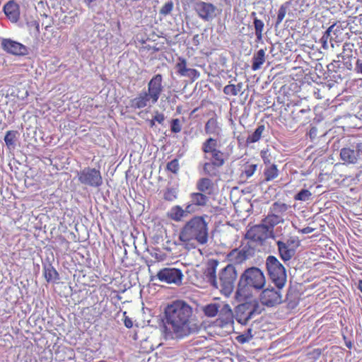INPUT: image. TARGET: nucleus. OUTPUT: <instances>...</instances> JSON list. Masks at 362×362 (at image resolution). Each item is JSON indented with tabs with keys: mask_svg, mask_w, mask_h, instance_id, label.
Wrapping results in <instances>:
<instances>
[{
	"mask_svg": "<svg viewBox=\"0 0 362 362\" xmlns=\"http://www.w3.org/2000/svg\"><path fill=\"white\" fill-rule=\"evenodd\" d=\"M156 121H154V119L153 118L149 121L150 126L152 127L155 125Z\"/></svg>",
	"mask_w": 362,
	"mask_h": 362,
	"instance_id": "nucleus-58",
	"label": "nucleus"
},
{
	"mask_svg": "<svg viewBox=\"0 0 362 362\" xmlns=\"http://www.w3.org/2000/svg\"><path fill=\"white\" fill-rule=\"evenodd\" d=\"M218 315V320L221 322L222 325L233 323L235 315H233L230 306L228 303H221Z\"/></svg>",
	"mask_w": 362,
	"mask_h": 362,
	"instance_id": "nucleus-18",
	"label": "nucleus"
},
{
	"mask_svg": "<svg viewBox=\"0 0 362 362\" xmlns=\"http://www.w3.org/2000/svg\"><path fill=\"white\" fill-rule=\"evenodd\" d=\"M175 69L179 75L188 77L193 81L197 79L200 76L199 72L197 69L187 67V61L182 57L178 58V62L175 64Z\"/></svg>",
	"mask_w": 362,
	"mask_h": 362,
	"instance_id": "nucleus-16",
	"label": "nucleus"
},
{
	"mask_svg": "<svg viewBox=\"0 0 362 362\" xmlns=\"http://www.w3.org/2000/svg\"><path fill=\"white\" fill-rule=\"evenodd\" d=\"M194 10L202 20L211 21L216 16L218 9L211 3L199 1L195 3Z\"/></svg>",
	"mask_w": 362,
	"mask_h": 362,
	"instance_id": "nucleus-11",
	"label": "nucleus"
},
{
	"mask_svg": "<svg viewBox=\"0 0 362 362\" xmlns=\"http://www.w3.org/2000/svg\"><path fill=\"white\" fill-rule=\"evenodd\" d=\"M264 125H259L257 128L255 130V132L247 136L246 140L247 143L251 144L257 142L261 139L262 133L264 132Z\"/></svg>",
	"mask_w": 362,
	"mask_h": 362,
	"instance_id": "nucleus-33",
	"label": "nucleus"
},
{
	"mask_svg": "<svg viewBox=\"0 0 362 362\" xmlns=\"http://www.w3.org/2000/svg\"><path fill=\"white\" fill-rule=\"evenodd\" d=\"M44 276L47 281L59 280V274L49 262H43Z\"/></svg>",
	"mask_w": 362,
	"mask_h": 362,
	"instance_id": "nucleus-21",
	"label": "nucleus"
},
{
	"mask_svg": "<svg viewBox=\"0 0 362 362\" xmlns=\"http://www.w3.org/2000/svg\"><path fill=\"white\" fill-rule=\"evenodd\" d=\"M174 7L173 2L172 1H169L162 6V8L160 9V14L163 15L164 16L170 14L171 11H173Z\"/></svg>",
	"mask_w": 362,
	"mask_h": 362,
	"instance_id": "nucleus-42",
	"label": "nucleus"
},
{
	"mask_svg": "<svg viewBox=\"0 0 362 362\" xmlns=\"http://www.w3.org/2000/svg\"><path fill=\"white\" fill-rule=\"evenodd\" d=\"M217 140L213 138L206 139L202 144V149L205 153L204 158L209 159V154L214 152V150H218Z\"/></svg>",
	"mask_w": 362,
	"mask_h": 362,
	"instance_id": "nucleus-23",
	"label": "nucleus"
},
{
	"mask_svg": "<svg viewBox=\"0 0 362 362\" xmlns=\"http://www.w3.org/2000/svg\"><path fill=\"white\" fill-rule=\"evenodd\" d=\"M331 43L332 47H334L332 43V37H329V35H327L326 34H323L322 37L320 39V42L322 43V47L325 49H328V42Z\"/></svg>",
	"mask_w": 362,
	"mask_h": 362,
	"instance_id": "nucleus-44",
	"label": "nucleus"
},
{
	"mask_svg": "<svg viewBox=\"0 0 362 362\" xmlns=\"http://www.w3.org/2000/svg\"><path fill=\"white\" fill-rule=\"evenodd\" d=\"M284 218L282 216H279L276 214H269L263 220L262 223L265 226L267 229L271 230L276 225L283 223Z\"/></svg>",
	"mask_w": 362,
	"mask_h": 362,
	"instance_id": "nucleus-22",
	"label": "nucleus"
},
{
	"mask_svg": "<svg viewBox=\"0 0 362 362\" xmlns=\"http://www.w3.org/2000/svg\"><path fill=\"white\" fill-rule=\"evenodd\" d=\"M192 204H187L185 209L180 206L176 205L170 209L167 213L168 217L175 221H181L191 212Z\"/></svg>",
	"mask_w": 362,
	"mask_h": 362,
	"instance_id": "nucleus-17",
	"label": "nucleus"
},
{
	"mask_svg": "<svg viewBox=\"0 0 362 362\" xmlns=\"http://www.w3.org/2000/svg\"><path fill=\"white\" fill-rule=\"evenodd\" d=\"M191 203L189 204L197 206H204L207 203L208 197L202 193H192L190 195Z\"/></svg>",
	"mask_w": 362,
	"mask_h": 362,
	"instance_id": "nucleus-30",
	"label": "nucleus"
},
{
	"mask_svg": "<svg viewBox=\"0 0 362 362\" xmlns=\"http://www.w3.org/2000/svg\"><path fill=\"white\" fill-rule=\"evenodd\" d=\"M312 196V193L306 189L299 191L294 197L295 200L306 202L308 201Z\"/></svg>",
	"mask_w": 362,
	"mask_h": 362,
	"instance_id": "nucleus-37",
	"label": "nucleus"
},
{
	"mask_svg": "<svg viewBox=\"0 0 362 362\" xmlns=\"http://www.w3.org/2000/svg\"><path fill=\"white\" fill-rule=\"evenodd\" d=\"M264 272L258 267L246 269L240 276L235 291V299L242 301L250 298L253 292H259L266 285Z\"/></svg>",
	"mask_w": 362,
	"mask_h": 362,
	"instance_id": "nucleus-2",
	"label": "nucleus"
},
{
	"mask_svg": "<svg viewBox=\"0 0 362 362\" xmlns=\"http://www.w3.org/2000/svg\"><path fill=\"white\" fill-rule=\"evenodd\" d=\"M261 158L266 165H272L273 157L268 148L263 149L260 152Z\"/></svg>",
	"mask_w": 362,
	"mask_h": 362,
	"instance_id": "nucleus-40",
	"label": "nucleus"
},
{
	"mask_svg": "<svg viewBox=\"0 0 362 362\" xmlns=\"http://www.w3.org/2000/svg\"><path fill=\"white\" fill-rule=\"evenodd\" d=\"M192 308L177 300L165 308L164 337L167 340L184 339L199 333L201 324L192 317Z\"/></svg>",
	"mask_w": 362,
	"mask_h": 362,
	"instance_id": "nucleus-1",
	"label": "nucleus"
},
{
	"mask_svg": "<svg viewBox=\"0 0 362 362\" xmlns=\"http://www.w3.org/2000/svg\"><path fill=\"white\" fill-rule=\"evenodd\" d=\"M279 256L284 262L290 261L296 255L300 241L297 237L284 238L276 242Z\"/></svg>",
	"mask_w": 362,
	"mask_h": 362,
	"instance_id": "nucleus-7",
	"label": "nucleus"
},
{
	"mask_svg": "<svg viewBox=\"0 0 362 362\" xmlns=\"http://www.w3.org/2000/svg\"><path fill=\"white\" fill-rule=\"evenodd\" d=\"M163 76L161 74H158L153 76V78L148 83L147 93L157 103L163 90V86L162 84Z\"/></svg>",
	"mask_w": 362,
	"mask_h": 362,
	"instance_id": "nucleus-12",
	"label": "nucleus"
},
{
	"mask_svg": "<svg viewBox=\"0 0 362 362\" xmlns=\"http://www.w3.org/2000/svg\"><path fill=\"white\" fill-rule=\"evenodd\" d=\"M333 75L332 76H329L330 77L333 78L334 81L335 82H338V80H341L342 79V77H341V72L339 73H337V74H334V73H332Z\"/></svg>",
	"mask_w": 362,
	"mask_h": 362,
	"instance_id": "nucleus-55",
	"label": "nucleus"
},
{
	"mask_svg": "<svg viewBox=\"0 0 362 362\" xmlns=\"http://www.w3.org/2000/svg\"><path fill=\"white\" fill-rule=\"evenodd\" d=\"M182 129L180 122L178 119H173L171 122V131L173 133H179Z\"/></svg>",
	"mask_w": 362,
	"mask_h": 362,
	"instance_id": "nucleus-47",
	"label": "nucleus"
},
{
	"mask_svg": "<svg viewBox=\"0 0 362 362\" xmlns=\"http://www.w3.org/2000/svg\"><path fill=\"white\" fill-rule=\"evenodd\" d=\"M33 24L35 25L37 30L39 31V23L36 21H34Z\"/></svg>",
	"mask_w": 362,
	"mask_h": 362,
	"instance_id": "nucleus-59",
	"label": "nucleus"
},
{
	"mask_svg": "<svg viewBox=\"0 0 362 362\" xmlns=\"http://www.w3.org/2000/svg\"><path fill=\"white\" fill-rule=\"evenodd\" d=\"M179 240L186 244L195 241L199 245H206L209 240L208 223L203 216H194L180 229Z\"/></svg>",
	"mask_w": 362,
	"mask_h": 362,
	"instance_id": "nucleus-3",
	"label": "nucleus"
},
{
	"mask_svg": "<svg viewBox=\"0 0 362 362\" xmlns=\"http://www.w3.org/2000/svg\"><path fill=\"white\" fill-rule=\"evenodd\" d=\"M221 303H209L203 308V312L206 316L214 317L218 315Z\"/></svg>",
	"mask_w": 362,
	"mask_h": 362,
	"instance_id": "nucleus-31",
	"label": "nucleus"
},
{
	"mask_svg": "<svg viewBox=\"0 0 362 362\" xmlns=\"http://www.w3.org/2000/svg\"><path fill=\"white\" fill-rule=\"evenodd\" d=\"M216 163L210 160L203 165L204 173L210 177H218L220 175L221 165H214Z\"/></svg>",
	"mask_w": 362,
	"mask_h": 362,
	"instance_id": "nucleus-24",
	"label": "nucleus"
},
{
	"mask_svg": "<svg viewBox=\"0 0 362 362\" xmlns=\"http://www.w3.org/2000/svg\"><path fill=\"white\" fill-rule=\"evenodd\" d=\"M197 37H198V35H195V36L194 37V39H193V40H195V39H196V38H197Z\"/></svg>",
	"mask_w": 362,
	"mask_h": 362,
	"instance_id": "nucleus-63",
	"label": "nucleus"
},
{
	"mask_svg": "<svg viewBox=\"0 0 362 362\" xmlns=\"http://www.w3.org/2000/svg\"><path fill=\"white\" fill-rule=\"evenodd\" d=\"M197 187L200 192L211 194L213 191L214 184L210 179L204 177L197 182Z\"/></svg>",
	"mask_w": 362,
	"mask_h": 362,
	"instance_id": "nucleus-26",
	"label": "nucleus"
},
{
	"mask_svg": "<svg viewBox=\"0 0 362 362\" xmlns=\"http://www.w3.org/2000/svg\"><path fill=\"white\" fill-rule=\"evenodd\" d=\"M266 267L272 281L276 287L283 288L287 280L285 267L279 259L273 255L267 257L266 259Z\"/></svg>",
	"mask_w": 362,
	"mask_h": 362,
	"instance_id": "nucleus-5",
	"label": "nucleus"
},
{
	"mask_svg": "<svg viewBox=\"0 0 362 362\" xmlns=\"http://www.w3.org/2000/svg\"><path fill=\"white\" fill-rule=\"evenodd\" d=\"M343 67L346 68L349 71L352 70L353 65H352V63H351L350 59L344 61V66Z\"/></svg>",
	"mask_w": 362,
	"mask_h": 362,
	"instance_id": "nucleus-52",
	"label": "nucleus"
},
{
	"mask_svg": "<svg viewBox=\"0 0 362 362\" xmlns=\"http://www.w3.org/2000/svg\"><path fill=\"white\" fill-rule=\"evenodd\" d=\"M78 182L86 186L99 187L103 184V178L99 170L89 167L84 168L77 173Z\"/></svg>",
	"mask_w": 362,
	"mask_h": 362,
	"instance_id": "nucleus-8",
	"label": "nucleus"
},
{
	"mask_svg": "<svg viewBox=\"0 0 362 362\" xmlns=\"http://www.w3.org/2000/svg\"><path fill=\"white\" fill-rule=\"evenodd\" d=\"M314 231V228H311V227H305V228H303V229L300 230L299 232L303 233V234H308V233H310Z\"/></svg>",
	"mask_w": 362,
	"mask_h": 362,
	"instance_id": "nucleus-53",
	"label": "nucleus"
},
{
	"mask_svg": "<svg viewBox=\"0 0 362 362\" xmlns=\"http://www.w3.org/2000/svg\"><path fill=\"white\" fill-rule=\"evenodd\" d=\"M288 206L281 202H274L270 209L271 212L276 214L279 216H282L288 210Z\"/></svg>",
	"mask_w": 362,
	"mask_h": 362,
	"instance_id": "nucleus-35",
	"label": "nucleus"
},
{
	"mask_svg": "<svg viewBox=\"0 0 362 362\" xmlns=\"http://www.w3.org/2000/svg\"><path fill=\"white\" fill-rule=\"evenodd\" d=\"M265 62V51L263 49L258 50L252 57V69L257 71Z\"/></svg>",
	"mask_w": 362,
	"mask_h": 362,
	"instance_id": "nucleus-25",
	"label": "nucleus"
},
{
	"mask_svg": "<svg viewBox=\"0 0 362 362\" xmlns=\"http://www.w3.org/2000/svg\"><path fill=\"white\" fill-rule=\"evenodd\" d=\"M288 8V3H286L281 6V7L279 9L278 14H277V18L276 22V25H279L282 21L284 20Z\"/></svg>",
	"mask_w": 362,
	"mask_h": 362,
	"instance_id": "nucleus-39",
	"label": "nucleus"
},
{
	"mask_svg": "<svg viewBox=\"0 0 362 362\" xmlns=\"http://www.w3.org/2000/svg\"><path fill=\"white\" fill-rule=\"evenodd\" d=\"M18 132L17 131H8L4 136V141L8 148H14L16 145Z\"/></svg>",
	"mask_w": 362,
	"mask_h": 362,
	"instance_id": "nucleus-32",
	"label": "nucleus"
},
{
	"mask_svg": "<svg viewBox=\"0 0 362 362\" xmlns=\"http://www.w3.org/2000/svg\"><path fill=\"white\" fill-rule=\"evenodd\" d=\"M1 46L6 52L14 55H25L28 48L23 44L11 39H3Z\"/></svg>",
	"mask_w": 362,
	"mask_h": 362,
	"instance_id": "nucleus-14",
	"label": "nucleus"
},
{
	"mask_svg": "<svg viewBox=\"0 0 362 362\" xmlns=\"http://www.w3.org/2000/svg\"><path fill=\"white\" fill-rule=\"evenodd\" d=\"M254 27L255 30V35L257 41H261L262 40V32L264 27V23L262 21L258 19L257 18H254Z\"/></svg>",
	"mask_w": 362,
	"mask_h": 362,
	"instance_id": "nucleus-36",
	"label": "nucleus"
},
{
	"mask_svg": "<svg viewBox=\"0 0 362 362\" xmlns=\"http://www.w3.org/2000/svg\"><path fill=\"white\" fill-rule=\"evenodd\" d=\"M4 11L12 22H17L20 17L19 6L14 1H9L4 6Z\"/></svg>",
	"mask_w": 362,
	"mask_h": 362,
	"instance_id": "nucleus-19",
	"label": "nucleus"
},
{
	"mask_svg": "<svg viewBox=\"0 0 362 362\" xmlns=\"http://www.w3.org/2000/svg\"><path fill=\"white\" fill-rule=\"evenodd\" d=\"M96 0H85V3L88 7H91L92 3L95 2Z\"/></svg>",
	"mask_w": 362,
	"mask_h": 362,
	"instance_id": "nucleus-57",
	"label": "nucleus"
},
{
	"mask_svg": "<svg viewBox=\"0 0 362 362\" xmlns=\"http://www.w3.org/2000/svg\"><path fill=\"white\" fill-rule=\"evenodd\" d=\"M209 155H210L211 157H209L208 160L215 163L216 164L214 165L223 166L224 165L226 161L225 156L224 153L220 150H214V152L209 153Z\"/></svg>",
	"mask_w": 362,
	"mask_h": 362,
	"instance_id": "nucleus-29",
	"label": "nucleus"
},
{
	"mask_svg": "<svg viewBox=\"0 0 362 362\" xmlns=\"http://www.w3.org/2000/svg\"><path fill=\"white\" fill-rule=\"evenodd\" d=\"M153 119L156 122L162 124L165 120V116L163 113L156 111L155 112V115L153 116Z\"/></svg>",
	"mask_w": 362,
	"mask_h": 362,
	"instance_id": "nucleus-49",
	"label": "nucleus"
},
{
	"mask_svg": "<svg viewBox=\"0 0 362 362\" xmlns=\"http://www.w3.org/2000/svg\"><path fill=\"white\" fill-rule=\"evenodd\" d=\"M354 44L351 42H345L343 45V52L339 54L337 57L341 58L343 61L350 59L352 57V52L354 48Z\"/></svg>",
	"mask_w": 362,
	"mask_h": 362,
	"instance_id": "nucleus-34",
	"label": "nucleus"
},
{
	"mask_svg": "<svg viewBox=\"0 0 362 362\" xmlns=\"http://www.w3.org/2000/svg\"><path fill=\"white\" fill-rule=\"evenodd\" d=\"M257 165L256 164H251L245 168V173L247 177L252 176L256 171Z\"/></svg>",
	"mask_w": 362,
	"mask_h": 362,
	"instance_id": "nucleus-48",
	"label": "nucleus"
},
{
	"mask_svg": "<svg viewBox=\"0 0 362 362\" xmlns=\"http://www.w3.org/2000/svg\"><path fill=\"white\" fill-rule=\"evenodd\" d=\"M228 258L233 264H239L249 258V254L245 248L240 250L235 249L228 254Z\"/></svg>",
	"mask_w": 362,
	"mask_h": 362,
	"instance_id": "nucleus-20",
	"label": "nucleus"
},
{
	"mask_svg": "<svg viewBox=\"0 0 362 362\" xmlns=\"http://www.w3.org/2000/svg\"><path fill=\"white\" fill-rule=\"evenodd\" d=\"M221 128L218 125V122L215 119H209L205 125V132L208 134H214L218 136L221 133Z\"/></svg>",
	"mask_w": 362,
	"mask_h": 362,
	"instance_id": "nucleus-28",
	"label": "nucleus"
},
{
	"mask_svg": "<svg viewBox=\"0 0 362 362\" xmlns=\"http://www.w3.org/2000/svg\"><path fill=\"white\" fill-rule=\"evenodd\" d=\"M223 91L224 94H226L227 95H233V96L237 95V91L235 90L234 84H228V85L226 86L223 88Z\"/></svg>",
	"mask_w": 362,
	"mask_h": 362,
	"instance_id": "nucleus-45",
	"label": "nucleus"
},
{
	"mask_svg": "<svg viewBox=\"0 0 362 362\" xmlns=\"http://www.w3.org/2000/svg\"><path fill=\"white\" fill-rule=\"evenodd\" d=\"M344 69L341 65L339 60H334L332 63L327 65V70L330 74H337L341 72V69Z\"/></svg>",
	"mask_w": 362,
	"mask_h": 362,
	"instance_id": "nucleus-38",
	"label": "nucleus"
},
{
	"mask_svg": "<svg viewBox=\"0 0 362 362\" xmlns=\"http://www.w3.org/2000/svg\"><path fill=\"white\" fill-rule=\"evenodd\" d=\"M334 27H335V24H332L327 29V30L324 33L326 34L327 35H329V37H332V33H333V34L337 36V34L335 32L336 30H334Z\"/></svg>",
	"mask_w": 362,
	"mask_h": 362,
	"instance_id": "nucleus-51",
	"label": "nucleus"
},
{
	"mask_svg": "<svg viewBox=\"0 0 362 362\" xmlns=\"http://www.w3.org/2000/svg\"><path fill=\"white\" fill-rule=\"evenodd\" d=\"M252 329H249L247 330V333L240 335L238 337V341L240 343L248 342L252 338V335L251 334Z\"/></svg>",
	"mask_w": 362,
	"mask_h": 362,
	"instance_id": "nucleus-46",
	"label": "nucleus"
},
{
	"mask_svg": "<svg viewBox=\"0 0 362 362\" xmlns=\"http://www.w3.org/2000/svg\"><path fill=\"white\" fill-rule=\"evenodd\" d=\"M156 276L162 282L180 286L182 284L184 275L180 269L165 267L158 271Z\"/></svg>",
	"mask_w": 362,
	"mask_h": 362,
	"instance_id": "nucleus-10",
	"label": "nucleus"
},
{
	"mask_svg": "<svg viewBox=\"0 0 362 362\" xmlns=\"http://www.w3.org/2000/svg\"><path fill=\"white\" fill-rule=\"evenodd\" d=\"M255 15H256L255 12H252V16H255Z\"/></svg>",
	"mask_w": 362,
	"mask_h": 362,
	"instance_id": "nucleus-62",
	"label": "nucleus"
},
{
	"mask_svg": "<svg viewBox=\"0 0 362 362\" xmlns=\"http://www.w3.org/2000/svg\"><path fill=\"white\" fill-rule=\"evenodd\" d=\"M346 346L348 348H351V342L346 343Z\"/></svg>",
	"mask_w": 362,
	"mask_h": 362,
	"instance_id": "nucleus-61",
	"label": "nucleus"
},
{
	"mask_svg": "<svg viewBox=\"0 0 362 362\" xmlns=\"http://www.w3.org/2000/svg\"><path fill=\"white\" fill-rule=\"evenodd\" d=\"M177 190L174 188H168L164 192L163 198L169 202H173L177 199Z\"/></svg>",
	"mask_w": 362,
	"mask_h": 362,
	"instance_id": "nucleus-41",
	"label": "nucleus"
},
{
	"mask_svg": "<svg viewBox=\"0 0 362 362\" xmlns=\"http://www.w3.org/2000/svg\"><path fill=\"white\" fill-rule=\"evenodd\" d=\"M167 169L176 174L179 169H180V165H179V161L177 159H173L170 162H169L168 164H167Z\"/></svg>",
	"mask_w": 362,
	"mask_h": 362,
	"instance_id": "nucleus-43",
	"label": "nucleus"
},
{
	"mask_svg": "<svg viewBox=\"0 0 362 362\" xmlns=\"http://www.w3.org/2000/svg\"><path fill=\"white\" fill-rule=\"evenodd\" d=\"M282 288L279 287L274 288L269 286L267 288H263L259 295V300L261 303L267 307H274L282 303Z\"/></svg>",
	"mask_w": 362,
	"mask_h": 362,
	"instance_id": "nucleus-9",
	"label": "nucleus"
},
{
	"mask_svg": "<svg viewBox=\"0 0 362 362\" xmlns=\"http://www.w3.org/2000/svg\"><path fill=\"white\" fill-rule=\"evenodd\" d=\"M156 103L147 93L146 90H142L134 98L130 100V107L134 109H142L144 107H151Z\"/></svg>",
	"mask_w": 362,
	"mask_h": 362,
	"instance_id": "nucleus-13",
	"label": "nucleus"
},
{
	"mask_svg": "<svg viewBox=\"0 0 362 362\" xmlns=\"http://www.w3.org/2000/svg\"><path fill=\"white\" fill-rule=\"evenodd\" d=\"M237 276L238 272L235 266L233 264H229L220 272L218 276L219 285H218L215 267H209L206 271V277L209 281L214 286L220 287L221 293L226 296H229L233 291Z\"/></svg>",
	"mask_w": 362,
	"mask_h": 362,
	"instance_id": "nucleus-4",
	"label": "nucleus"
},
{
	"mask_svg": "<svg viewBox=\"0 0 362 362\" xmlns=\"http://www.w3.org/2000/svg\"><path fill=\"white\" fill-rule=\"evenodd\" d=\"M264 180L269 182L279 176V170L275 164L266 165L264 170Z\"/></svg>",
	"mask_w": 362,
	"mask_h": 362,
	"instance_id": "nucleus-27",
	"label": "nucleus"
},
{
	"mask_svg": "<svg viewBox=\"0 0 362 362\" xmlns=\"http://www.w3.org/2000/svg\"><path fill=\"white\" fill-rule=\"evenodd\" d=\"M261 312L259 302L255 299L250 300L235 307V318L240 324L246 325L249 320Z\"/></svg>",
	"mask_w": 362,
	"mask_h": 362,
	"instance_id": "nucleus-6",
	"label": "nucleus"
},
{
	"mask_svg": "<svg viewBox=\"0 0 362 362\" xmlns=\"http://www.w3.org/2000/svg\"><path fill=\"white\" fill-rule=\"evenodd\" d=\"M360 291L362 292V281H359V286H358Z\"/></svg>",
	"mask_w": 362,
	"mask_h": 362,
	"instance_id": "nucleus-60",
	"label": "nucleus"
},
{
	"mask_svg": "<svg viewBox=\"0 0 362 362\" xmlns=\"http://www.w3.org/2000/svg\"><path fill=\"white\" fill-rule=\"evenodd\" d=\"M269 231L270 230L262 223L260 225H256L252 227L247 230L245 236L246 238L252 241L262 243L268 237V233Z\"/></svg>",
	"mask_w": 362,
	"mask_h": 362,
	"instance_id": "nucleus-15",
	"label": "nucleus"
},
{
	"mask_svg": "<svg viewBox=\"0 0 362 362\" xmlns=\"http://www.w3.org/2000/svg\"><path fill=\"white\" fill-rule=\"evenodd\" d=\"M354 71L357 74H362V59H358L356 62Z\"/></svg>",
	"mask_w": 362,
	"mask_h": 362,
	"instance_id": "nucleus-50",
	"label": "nucleus"
},
{
	"mask_svg": "<svg viewBox=\"0 0 362 362\" xmlns=\"http://www.w3.org/2000/svg\"><path fill=\"white\" fill-rule=\"evenodd\" d=\"M243 86V83L242 82H240L237 85H235V88L237 91V95L242 90Z\"/></svg>",
	"mask_w": 362,
	"mask_h": 362,
	"instance_id": "nucleus-56",
	"label": "nucleus"
},
{
	"mask_svg": "<svg viewBox=\"0 0 362 362\" xmlns=\"http://www.w3.org/2000/svg\"><path fill=\"white\" fill-rule=\"evenodd\" d=\"M124 324L125 327L127 328H131L133 326V322H132V320L128 317H125Z\"/></svg>",
	"mask_w": 362,
	"mask_h": 362,
	"instance_id": "nucleus-54",
	"label": "nucleus"
}]
</instances>
